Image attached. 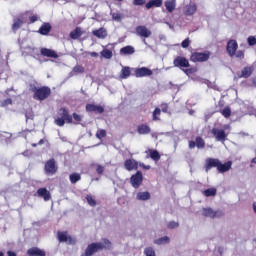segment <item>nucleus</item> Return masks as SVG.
I'll list each match as a JSON object with an SVG mask.
<instances>
[{"label": "nucleus", "instance_id": "nucleus-39", "mask_svg": "<svg viewBox=\"0 0 256 256\" xmlns=\"http://www.w3.org/2000/svg\"><path fill=\"white\" fill-rule=\"evenodd\" d=\"M161 110L159 108H155L152 113V119L153 121H161Z\"/></svg>", "mask_w": 256, "mask_h": 256}, {"label": "nucleus", "instance_id": "nucleus-60", "mask_svg": "<svg viewBox=\"0 0 256 256\" xmlns=\"http://www.w3.org/2000/svg\"><path fill=\"white\" fill-rule=\"evenodd\" d=\"M253 211L256 214V202L253 204Z\"/></svg>", "mask_w": 256, "mask_h": 256}, {"label": "nucleus", "instance_id": "nucleus-50", "mask_svg": "<svg viewBox=\"0 0 256 256\" xmlns=\"http://www.w3.org/2000/svg\"><path fill=\"white\" fill-rule=\"evenodd\" d=\"M190 43H191V40H189V38H186L185 40L182 41L181 47L183 49H187L189 47Z\"/></svg>", "mask_w": 256, "mask_h": 256}, {"label": "nucleus", "instance_id": "nucleus-42", "mask_svg": "<svg viewBox=\"0 0 256 256\" xmlns=\"http://www.w3.org/2000/svg\"><path fill=\"white\" fill-rule=\"evenodd\" d=\"M72 117L74 119V122L72 120V123H74V125H79V123H81V121L83 120V118L81 117V115L77 114V113H73Z\"/></svg>", "mask_w": 256, "mask_h": 256}, {"label": "nucleus", "instance_id": "nucleus-6", "mask_svg": "<svg viewBox=\"0 0 256 256\" xmlns=\"http://www.w3.org/2000/svg\"><path fill=\"white\" fill-rule=\"evenodd\" d=\"M136 31V35L138 37H141V39H143V43H145V45H147V41L145 39H149V37H151V35H153V32H151V30L149 28H147V26L145 25H139L135 28Z\"/></svg>", "mask_w": 256, "mask_h": 256}, {"label": "nucleus", "instance_id": "nucleus-25", "mask_svg": "<svg viewBox=\"0 0 256 256\" xmlns=\"http://www.w3.org/2000/svg\"><path fill=\"white\" fill-rule=\"evenodd\" d=\"M92 35L98 39H105L107 37V30H105V28H99L97 30H93Z\"/></svg>", "mask_w": 256, "mask_h": 256}, {"label": "nucleus", "instance_id": "nucleus-40", "mask_svg": "<svg viewBox=\"0 0 256 256\" xmlns=\"http://www.w3.org/2000/svg\"><path fill=\"white\" fill-rule=\"evenodd\" d=\"M97 139H105L107 137V131L105 129H99L96 132Z\"/></svg>", "mask_w": 256, "mask_h": 256}, {"label": "nucleus", "instance_id": "nucleus-58", "mask_svg": "<svg viewBox=\"0 0 256 256\" xmlns=\"http://www.w3.org/2000/svg\"><path fill=\"white\" fill-rule=\"evenodd\" d=\"M7 255L8 256H17V254L15 252H13V251H8Z\"/></svg>", "mask_w": 256, "mask_h": 256}, {"label": "nucleus", "instance_id": "nucleus-64", "mask_svg": "<svg viewBox=\"0 0 256 256\" xmlns=\"http://www.w3.org/2000/svg\"><path fill=\"white\" fill-rule=\"evenodd\" d=\"M0 256H5V254L3 252L0 251Z\"/></svg>", "mask_w": 256, "mask_h": 256}, {"label": "nucleus", "instance_id": "nucleus-51", "mask_svg": "<svg viewBox=\"0 0 256 256\" xmlns=\"http://www.w3.org/2000/svg\"><path fill=\"white\" fill-rule=\"evenodd\" d=\"M195 71H197L196 68L183 69V72L185 73V75H193V73H195Z\"/></svg>", "mask_w": 256, "mask_h": 256}, {"label": "nucleus", "instance_id": "nucleus-48", "mask_svg": "<svg viewBox=\"0 0 256 256\" xmlns=\"http://www.w3.org/2000/svg\"><path fill=\"white\" fill-rule=\"evenodd\" d=\"M177 227H179V223H178V222H175V221H170V222L167 224V228H168V229H177Z\"/></svg>", "mask_w": 256, "mask_h": 256}, {"label": "nucleus", "instance_id": "nucleus-18", "mask_svg": "<svg viewBox=\"0 0 256 256\" xmlns=\"http://www.w3.org/2000/svg\"><path fill=\"white\" fill-rule=\"evenodd\" d=\"M126 171H137L139 169V162L135 159H126L124 162Z\"/></svg>", "mask_w": 256, "mask_h": 256}, {"label": "nucleus", "instance_id": "nucleus-5", "mask_svg": "<svg viewBox=\"0 0 256 256\" xmlns=\"http://www.w3.org/2000/svg\"><path fill=\"white\" fill-rule=\"evenodd\" d=\"M211 57V52H194L190 56V61L192 63H205V61H209V58Z\"/></svg>", "mask_w": 256, "mask_h": 256}, {"label": "nucleus", "instance_id": "nucleus-7", "mask_svg": "<svg viewBox=\"0 0 256 256\" xmlns=\"http://www.w3.org/2000/svg\"><path fill=\"white\" fill-rule=\"evenodd\" d=\"M57 239L59 243H67L68 245H75V243H77V240L69 236L67 231H58Z\"/></svg>", "mask_w": 256, "mask_h": 256}, {"label": "nucleus", "instance_id": "nucleus-9", "mask_svg": "<svg viewBox=\"0 0 256 256\" xmlns=\"http://www.w3.org/2000/svg\"><path fill=\"white\" fill-rule=\"evenodd\" d=\"M202 215L204 217H210V219H217L223 217L225 213L222 210H213L212 208H203Z\"/></svg>", "mask_w": 256, "mask_h": 256}, {"label": "nucleus", "instance_id": "nucleus-55", "mask_svg": "<svg viewBox=\"0 0 256 256\" xmlns=\"http://www.w3.org/2000/svg\"><path fill=\"white\" fill-rule=\"evenodd\" d=\"M39 17H37V15H33L29 17V21L30 23H36V21H38Z\"/></svg>", "mask_w": 256, "mask_h": 256}, {"label": "nucleus", "instance_id": "nucleus-1", "mask_svg": "<svg viewBox=\"0 0 256 256\" xmlns=\"http://www.w3.org/2000/svg\"><path fill=\"white\" fill-rule=\"evenodd\" d=\"M239 49V43H237V40L230 39L227 42L226 45V53L231 57H235L236 59H240V61H243L245 59V50H238Z\"/></svg>", "mask_w": 256, "mask_h": 256}, {"label": "nucleus", "instance_id": "nucleus-34", "mask_svg": "<svg viewBox=\"0 0 256 256\" xmlns=\"http://www.w3.org/2000/svg\"><path fill=\"white\" fill-rule=\"evenodd\" d=\"M204 197H215L217 195V188H208L202 192Z\"/></svg>", "mask_w": 256, "mask_h": 256}, {"label": "nucleus", "instance_id": "nucleus-26", "mask_svg": "<svg viewBox=\"0 0 256 256\" xmlns=\"http://www.w3.org/2000/svg\"><path fill=\"white\" fill-rule=\"evenodd\" d=\"M23 19L21 18H14L13 20V24H12V31L15 33L17 31H19V29H21V27H23Z\"/></svg>", "mask_w": 256, "mask_h": 256}, {"label": "nucleus", "instance_id": "nucleus-22", "mask_svg": "<svg viewBox=\"0 0 256 256\" xmlns=\"http://www.w3.org/2000/svg\"><path fill=\"white\" fill-rule=\"evenodd\" d=\"M138 135H149L151 133V127L148 124H139L137 126Z\"/></svg>", "mask_w": 256, "mask_h": 256}, {"label": "nucleus", "instance_id": "nucleus-15", "mask_svg": "<svg viewBox=\"0 0 256 256\" xmlns=\"http://www.w3.org/2000/svg\"><path fill=\"white\" fill-rule=\"evenodd\" d=\"M220 161L221 160L217 158H207L204 165L206 173H209V171H211L213 167H216L218 169Z\"/></svg>", "mask_w": 256, "mask_h": 256}, {"label": "nucleus", "instance_id": "nucleus-14", "mask_svg": "<svg viewBox=\"0 0 256 256\" xmlns=\"http://www.w3.org/2000/svg\"><path fill=\"white\" fill-rule=\"evenodd\" d=\"M134 75L137 78H141V77H151V75H153V70L147 68V67H141V68H136L134 70Z\"/></svg>", "mask_w": 256, "mask_h": 256}, {"label": "nucleus", "instance_id": "nucleus-46", "mask_svg": "<svg viewBox=\"0 0 256 256\" xmlns=\"http://www.w3.org/2000/svg\"><path fill=\"white\" fill-rule=\"evenodd\" d=\"M73 72L74 73H85V68L81 65H76L74 68H73Z\"/></svg>", "mask_w": 256, "mask_h": 256}, {"label": "nucleus", "instance_id": "nucleus-57", "mask_svg": "<svg viewBox=\"0 0 256 256\" xmlns=\"http://www.w3.org/2000/svg\"><path fill=\"white\" fill-rule=\"evenodd\" d=\"M89 55L91 57H99V53H97V52H89Z\"/></svg>", "mask_w": 256, "mask_h": 256}, {"label": "nucleus", "instance_id": "nucleus-29", "mask_svg": "<svg viewBox=\"0 0 256 256\" xmlns=\"http://www.w3.org/2000/svg\"><path fill=\"white\" fill-rule=\"evenodd\" d=\"M250 75H253V67L246 66L242 69L240 77H243L244 79H249Z\"/></svg>", "mask_w": 256, "mask_h": 256}, {"label": "nucleus", "instance_id": "nucleus-43", "mask_svg": "<svg viewBox=\"0 0 256 256\" xmlns=\"http://www.w3.org/2000/svg\"><path fill=\"white\" fill-rule=\"evenodd\" d=\"M86 201H87L88 205H90V207H95V205H97V201H95L93 199V196H91L89 194L86 195Z\"/></svg>", "mask_w": 256, "mask_h": 256}, {"label": "nucleus", "instance_id": "nucleus-35", "mask_svg": "<svg viewBox=\"0 0 256 256\" xmlns=\"http://www.w3.org/2000/svg\"><path fill=\"white\" fill-rule=\"evenodd\" d=\"M165 243H171V239L168 236H163L154 240L155 245H165Z\"/></svg>", "mask_w": 256, "mask_h": 256}, {"label": "nucleus", "instance_id": "nucleus-19", "mask_svg": "<svg viewBox=\"0 0 256 256\" xmlns=\"http://www.w3.org/2000/svg\"><path fill=\"white\" fill-rule=\"evenodd\" d=\"M40 55H42V57H49L50 59H58L59 58V54H57V52H55V50L49 49V48H41Z\"/></svg>", "mask_w": 256, "mask_h": 256}, {"label": "nucleus", "instance_id": "nucleus-16", "mask_svg": "<svg viewBox=\"0 0 256 256\" xmlns=\"http://www.w3.org/2000/svg\"><path fill=\"white\" fill-rule=\"evenodd\" d=\"M184 15L186 17H191L193 16L194 14L197 13V4L193 3V2H190L189 4H187L185 7H184V11H183Z\"/></svg>", "mask_w": 256, "mask_h": 256}, {"label": "nucleus", "instance_id": "nucleus-28", "mask_svg": "<svg viewBox=\"0 0 256 256\" xmlns=\"http://www.w3.org/2000/svg\"><path fill=\"white\" fill-rule=\"evenodd\" d=\"M83 35V29L81 27H76L73 31L70 32V38L77 40Z\"/></svg>", "mask_w": 256, "mask_h": 256}, {"label": "nucleus", "instance_id": "nucleus-52", "mask_svg": "<svg viewBox=\"0 0 256 256\" xmlns=\"http://www.w3.org/2000/svg\"><path fill=\"white\" fill-rule=\"evenodd\" d=\"M160 107L162 113H169V105L167 103H162Z\"/></svg>", "mask_w": 256, "mask_h": 256}, {"label": "nucleus", "instance_id": "nucleus-37", "mask_svg": "<svg viewBox=\"0 0 256 256\" xmlns=\"http://www.w3.org/2000/svg\"><path fill=\"white\" fill-rule=\"evenodd\" d=\"M69 179H70V183L72 185H75V183H78V181H81V174L74 172L70 174Z\"/></svg>", "mask_w": 256, "mask_h": 256}, {"label": "nucleus", "instance_id": "nucleus-62", "mask_svg": "<svg viewBox=\"0 0 256 256\" xmlns=\"http://www.w3.org/2000/svg\"><path fill=\"white\" fill-rule=\"evenodd\" d=\"M251 163H254L256 165V157H254L252 160H251Z\"/></svg>", "mask_w": 256, "mask_h": 256}, {"label": "nucleus", "instance_id": "nucleus-61", "mask_svg": "<svg viewBox=\"0 0 256 256\" xmlns=\"http://www.w3.org/2000/svg\"><path fill=\"white\" fill-rule=\"evenodd\" d=\"M26 117V121H28V119H33V116L29 117L27 114L25 115Z\"/></svg>", "mask_w": 256, "mask_h": 256}, {"label": "nucleus", "instance_id": "nucleus-56", "mask_svg": "<svg viewBox=\"0 0 256 256\" xmlns=\"http://www.w3.org/2000/svg\"><path fill=\"white\" fill-rule=\"evenodd\" d=\"M140 167H142V169H146V170L151 169L150 165H145V164H140Z\"/></svg>", "mask_w": 256, "mask_h": 256}, {"label": "nucleus", "instance_id": "nucleus-20", "mask_svg": "<svg viewBox=\"0 0 256 256\" xmlns=\"http://www.w3.org/2000/svg\"><path fill=\"white\" fill-rule=\"evenodd\" d=\"M28 256H47V252L39 247H32L27 250Z\"/></svg>", "mask_w": 256, "mask_h": 256}, {"label": "nucleus", "instance_id": "nucleus-8", "mask_svg": "<svg viewBox=\"0 0 256 256\" xmlns=\"http://www.w3.org/2000/svg\"><path fill=\"white\" fill-rule=\"evenodd\" d=\"M57 162L55 161V158L49 159L46 161L44 166V171L46 175H55L58 171Z\"/></svg>", "mask_w": 256, "mask_h": 256}, {"label": "nucleus", "instance_id": "nucleus-36", "mask_svg": "<svg viewBox=\"0 0 256 256\" xmlns=\"http://www.w3.org/2000/svg\"><path fill=\"white\" fill-rule=\"evenodd\" d=\"M149 155L153 161H159L161 159V154L157 150L149 149Z\"/></svg>", "mask_w": 256, "mask_h": 256}, {"label": "nucleus", "instance_id": "nucleus-10", "mask_svg": "<svg viewBox=\"0 0 256 256\" xmlns=\"http://www.w3.org/2000/svg\"><path fill=\"white\" fill-rule=\"evenodd\" d=\"M130 183L134 189H139L141 185H143V173L141 171H137L130 178Z\"/></svg>", "mask_w": 256, "mask_h": 256}, {"label": "nucleus", "instance_id": "nucleus-47", "mask_svg": "<svg viewBox=\"0 0 256 256\" xmlns=\"http://www.w3.org/2000/svg\"><path fill=\"white\" fill-rule=\"evenodd\" d=\"M9 105H13V100L11 98L5 99L1 102L2 107H9Z\"/></svg>", "mask_w": 256, "mask_h": 256}, {"label": "nucleus", "instance_id": "nucleus-32", "mask_svg": "<svg viewBox=\"0 0 256 256\" xmlns=\"http://www.w3.org/2000/svg\"><path fill=\"white\" fill-rule=\"evenodd\" d=\"M129 77H131V68L124 66L120 73V79H129Z\"/></svg>", "mask_w": 256, "mask_h": 256}, {"label": "nucleus", "instance_id": "nucleus-44", "mask_svg": "<svg viewBox=\"0 0 256 256\" xmlns=\"http://www.w3.org/2000/svg\"><path fill=\"white\" fill-rule=\"evenodd\" d=\"M221 114H222L223 117H225L226 119H229V117H231V108L225 107V108L221 111Z\"/></svg>", "mask_w": 256, "mask_h": 256}, {"label": "nucleus", "instance_id": "nucleus-3", "mask_svg": "<svg viewBox=\"0 0 256 256\" xmlns=\"http://www.w3.org/2000/svg\"><path fill=\"white\" fill-rule=\"evenodd\" d=\"M103 249H111V241L108 239L104 240V245L101 242H93L89 244L85 250L84 256H92L97 253V251H103Z\"/></svg>", "mask_w": 256, "mask_h": 256}, {"label": "nucleus", "instance_id": "nucleus-17", "mask_svg": "<svg viewBox=\"0 0 256 256\" xmlns=\"http://www.w3.org/2000/svg\"><path fill=\"white\" fill-rule=\"evenodd\" d=\"M86 111L87 113H98L101 115L102 113H105V108L101 105L87 104Z\"/></svg>", "mask_w": 256, "mask_h": 256}, {"label": "nucleus", "instance_id": "nucleus-2", "mask_svg": "<svg viewBox=\"0 0 256 256\" xmlns=\"http://www.w3.org/2000/svg\"><path fill=\"white\" fill-rule=\"evenodd\" d=\"M30 91L33 93V99L35 101H45L51 97V88L49 86H30Z\"/></svg>", "mask_w": 256, "mask_h": 256}, {"label": "nucleus", "instance_id": "nucleus-49", "mask_svg": "<svg viewBox=\"0 0 256 256\" xmlns=\"http://www.w3.org/2000/svg\"><path fill=\"white\" fill-rule=\"evenodd\" d=\"M247 41H248V45L250 47H253V45H256V38H255V36L248 37Z\"/></svg>", "mask_w": 256, "mask_h": 256}, {"label": "nucleus", "instance_id": "nucleus-59", "mask_svg": "<svg viewBox=\"0 0 256 256\" xmlns=\"http://www.w3.org/2000/svg\"><path fill=\"white\" fill-rule=\"evenodd\" d=\"M45 143L44 139L39 140L38 145H43Z\"/></svg>", "mask_w": 256, "mask_h": 256}, {"label": "nucleus", "instance_id": "nucleus-31", "mask_svg": "<svg viewBox=\"0 0 256 256\" xmlns=\"http://www.w3.org/2000/svg\"><path fill=\"white\" fill-rule=\"evenodd\" d=\"M133 53H135V48L131 45L120 49V55H133Z\"/></svg>", "mask_w": 256, "mask_h": 256}, {"label": "nucleus", "instance_id": "nucleus-45", "mask_svg": "<svg viewBox=\"0 0 256 256\" xmlns=\"http://www.w3.org/2000/svg\"><path fill=\"white\" fill-rule=\"evenodd\" d=\"M95 167L97 175H103V173H105V166L101 164H96Z\"/></svg>", "mask_w": 256, "mask_h": 256}, {"label": "nucleus", "instance_id": "nucleus-21", "mask_svg": "<svg viewBox=\"0 0 256 256\" xmlns=\"http://www.w3.org/2000/svg\"><path fill=\"white\" fill-rule=\"evenodd\" d=\"M38 197H42L44 201H51V192L47 188H39L37 190Z\"/></svg>", "mask_w": 256, "mask_h": 256}, {"label": "nucleus", "instance_id": "nucleus-27", "mask_svg": "<svg viewBox=\"0 0 256 256\" xmlns=\"http://www.w3.org/2000/svg\"><path fill=\"white\" fill-rule=\"evenodd\" d=\"M164 5L168 13H173L175 11V7H177V3L175 2V0H167L165 1Z\"/></svg>", "mask_w": 256, "mask_h": 256}, {"label": "nucleus", "instance_id": "nucleus-53", "mask_svg": "<svg viewBox=\"0 0 256 256\" xmlns=\"http://www.w3.org/2000/svg\"><path fill=\"white\" fill-rule=\"evenodd\" d=\"M112 19H113L114 21H121V14H119V13H113V14H112Z\"/></svg>", "mask_w": 256, "mask_h": 256}, {"label": "nucleus", "instance_id": "nucleus-33", "mask_svg": "<svg viewBox=\"0 0 256 256\" xmlns=\"http://www.w3.org/2000/svg\"><path fill=\"white\" fill-rule=\"evenodd\" d=\"M136 197H137L138 201H149V199H151V193L138 192Z\"/></svg>", "mask_w": 256, "mask_h": 256}, {"label": "nucleus", "instance_id": "nucleus-4", "mask_svg": "<svg viewBox=\"0 0 256 256\" xmlns=\"http://www.w3.org/2000/svg\"><path fill=\"white\" fill-rule=\"evenodd\" d=\"M55 125L63 127L65 123H73V116L69 114V110L66 108H60L58 110V117L54 120Z\"/></svg>", "mask_w": 256, "mask_h": 256}, {"label": "nucleus", "instance_id": "nucleus-38", "mask_svg": "<svg viewBox=\"0 0 256 256\" xmlns=\"http://www.w3.org/2000/svg\"><path fill=\"white\" fill-rule=\"evenodd\" d=\"M101 57H103L104 59H112L113 57V51L109 50V49H103L100 52Z\"/></svg>", "mask_w": 256, "mask_h": 256}, {"label": "nucleus", "instance_id": "nucleus-30", "mask_svg": "<svg viewBox=\"0 0 256 256\" xmlns=\"http://www.w3.org/2000/svg\"><path fill=\"white\" fill-rule=\"evenodd\" d=\"M162 6H163V0H150L145 5L146 9H152V7H162Z\"/></svg>", "mask_w": 256, "mask_h": 256}, {"label": "nucleus", "instance_id": "nucleus-11", "mask_svg": "<svg viewBox=\"0 0 256 256\" xmlns=\"http://www.w3.org/2000/svg\"><path fill=\"white\" fill-rule=\"evenodd\" d=\"M173 65L174 67H178L179 69H187L188 67H191L189 60L184 56H177L173 60Z\"/></svg>", "mask_w": 256, "mask_h": 256}, {"label": "nucleus", "instance_id": "nucleus-13", "mask_svg": "<svg viewBox=\"0 0 256 256\" xmlns=\"http://www.w3.org/2000/svg\"><path fill=\"white\" fill-rule=\"evenodd\" d=\"M188 147L189 149H195V147H197V149H205V140L201 136H198L195 141L190 140L188 142Z\"/></svg>", "mask_w": 256, "mask_h": 256}, {"label": "nucleus", "instance_id": "nucleus-12", "mask_svg": "<svg viewBox=\"0 0 256 256\" xmlns=\"http://www.w3.org/2000/svg\"><path fill=\"white\" fill-rule=\"evenodd\" d=\"M211 133L215 137L216 141H221L223 143L227 140V133L223 129L212 128Z\"/></svg>", "mask_w": 256, "mask_h": 256}, {"label": "nucleus", "instance_id": "nucleus-41", "mask_svg": "<svg viewBox=\"0 0 256 256\" xmlns=\"http://www.w3.org/2000/svg\"><path fill=\"white\" fill-rule=\"evenodd\" d=\"M144 255H146V256H157V254L155 253V249L153 247H146L144 249Z\"/></svg>", "mask_w": 256, "mask_h": 256}, {"label": "nucleus", "instance_id": "nucleus-24", "mask_svg": "<svg viewBox=\"0 0 256 256\" xmlns=\"http://www.w3.org/2000/svg\"><path fill=\"white\" fill-rule=\"evenodd\" d=\"M38 33L40 35H49V33H51V24L47 22L43 23L39 28Z\"/></svg>", "mask_w": 256, "mask_h": 256}, {"label": "nucleus", "instance_id": "nucleus-54", "mask_svg": "<svg viewBox=\"0 0 256 256\" xmlns=\"http://www.w3.org/2000/svg\"><path fill=\"white\" fill-rule=\"evenodd\" d=\"M133 5H136V6L145 5V0H133Z\"/></svg>", "mask_w": 256, "mask_h": 256}, {"label": "nucleus", "instance_id": "nucleus-63", "mask_svg": "<svg viewBox=\"0 0 256 256\" xmlns=\"http://www.w3.org/2000/svg\"><path fill=\"white\" fill-rule=\"evenodd\" d=\"M37 145H39V144H37V143H32V147H37Z\"/></svg>", "mask_w": 256, "mask_h": 256}, {"label": "nucleus", "instance_id": "nucleus-23", "mask_svg": "<svg viewBox=\"0 0 256 256\" xmlns=\"http://www.w3.org/2000/svg\"><path fill=\"white\" fill-rule=\"evenodd\" d=\"M233 165V162L228 161L226 163H221V161L218 164L217 171L218 173H227L231 169V166Z\"/></svg>", "mask_w": 256, "mask_h": 256}]
</instances>
